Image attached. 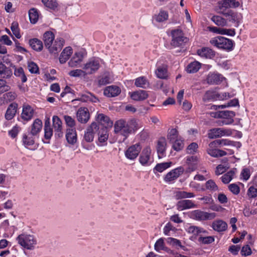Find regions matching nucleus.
<instances>
[{
  "label": "nucleus",
  "mask_w": 257,
  "mask_h": 257,
  "mask_svg": "<svg viewBox=\"0 0 257 257\" xmlns=\"http://www.w3.org/2000/svg\"><path fill=\"white\" fill-rule=\"evenodd\" d=\"M139 128L138 122L135 119H132L126 121L120 119L115 121L114 125V131L115 134H119L125 139L129 135L134 133Z\"/></svg>",
  "instance_id": "1"
},
{
  "label": "nucleus",
  "mask_w": 257,
  "mask_h": 257,
  "mask_svg": "<svg viewBox=\"0 0 257 257\" xmlns=\"http://www.w3.org/2000/svg\"><path fill=\"white\" fill-rule=\"evenodd\" d=\"M210 42L212 45L227 51H231L234 45L232 40L222 36L213 38Z\"/></svg>",
  "instance_id": "2"
},
{
  "label": "nucleus",
  "mask_w": 257,
  "mask_h": 257,
  "mask_svg": "<svg viewBox=\"0 0 257 257\" xmlns=\"http://www.w3.org/2000/svg\"><path fill=\"white\" fill-rule=\"evenodd\" d=\"M19 244L24 248L32 250L34 248L37 241L34 237L31 235L21 234L17 237Z\"/></svg>",
  "instance_id": "3"
},
{
  "label": "nucleus",
  "mask_w": 257,
  "mask_h": 257,
  "mask_svg": "<svg viewBox=\"0 0 257 257\" xmlns=\"http://www.w3.org/2000/svg\"><path fill=\"white\" fill-rule=\"evenodd\" d=\"M171 34L172 36L171 44L174 47L181 46L188 41V39L183 36V32L181 30H173Z\"/></svg>",
  "instance_id": "4"
},
{
  "label": "nucleus",
  "mask_w": 257,
  "mask_h": 257,
  "mask_svg": "<svg viewBox=\"0 0 257 257\" xmlns=\"http://www.w3.org/2000/svg\"><path fill=\"white\" fill-rule=\"evenodd\" d=\"M191 216L194 219L198 221H203L214 219L216 216V214L214 212L208 213L200 210H196L191 213Z\"/></svg>",
  "instance_id": "5"
},
{
  "label": "nucleus",
  "mask_w": 257,
  "mask_h": 257,
  "mask_svg": "<svg viewBox=\"0 0 257 257\" xmlns=\"http://www.w3.org/2000/svg\"><path fill=\"white\" fill-rule=\"evenodd\" d=\"M231 97V96L228 92H221L219 93L215 92L207 91L206 92L203 97V100L204 101L210 99L221 100L230 98Z\"/></svg>",
  "instance_id": "6"
},
{
  "label": "nucleus",
  "mask_w": 257,
  "mask_h": 257,
  "mask_svg": "<svg viewBox=\"0 0 257 257\" xmlns=\"http://www.w3.org/2000/svg\"><path fill=\"white\" fill-rule=\"evenodd\" d=\"M100 64L98 60L92 59L87 62L83 67L86 75L91 74L99 68Z\"/></svg>",
  "instance_id": "7"
},
{
  "label": "nucleus",
  "mask_w": 257,
  "mask_h": 257,
  "mask_svg": "<svg viewBox=\"0 0 257 257\" xmlns=\"http://www.w3.org/2000/svg\"><path fill=\"white\" fill-rule=\"evenodd\" d=\"M99 129V126L96 122H92L89 125L85 132L84 139L87 142H92L93 141L94 135Z\"/></svg>",
  "instance_id": "8"
},
{
  "label": "nucleus",
  "mask_w": 257,
  "mask_h": 257,
  "mask_svg": "<svg viewBox=\"0 0 257 257\" xmlns=\"http://www.w3.org/2000/svg\"><path fill=\"white\" fill-rule=\"evenodd\" d=\"M231 132L229 130H225L222 128H214L210 130L208 133V138L215 139L224 136H230Z\"/></svg>",
  "instance_id": "9"
},
{
  "label": "nucleus",
  "mask_w": 257,
  "mask_h": 257,
  "mask_svg": "<svg viewBox=\"0 0 257 257\" xmlns=\"http://www.w3.org/2000/svg\"><path fill=\"white\" fill-rule=\"evenodd\" d=\"M142 147L139 144H136L130 147L125 151L126 157L130 160L136 159L139 155Z\"/></svg>",
  "instance_id": "10"
},
{
  "label": "nucleus",
  "mask_w": 257,
  "mask_h": 257,
  "mask_svg": "<svg viewBox=\"0 0 257 257\" xmlns=\"http://www.w3.org/2000/svg\"><path fill=\"white\" fill-rule=\"evenodd\" d=\"M184 172L182 167H179L168 173L164 177L166 182H171L177 179Z\"/></svg>",
  "instance_id": "11"
},
{
  "label": "nucleus",
  "mask_w": 257,
  "mask_h": 257,
  "mask_svg": "<svg viewBox=\"0 0 257 257\" xmlns=\"http://www.w3.org/2000/svg\"><path fill=\"white\" fill-rule=\"evenodd\" d=\"M53 127L55 134L59 138L63 136L62 122L60 118L57 115H54L52 118Z\"/></svg>",
  "instance_id": "12"
},
{
  "label": "nucleus",
  "mask_w": 257,
  "mask_h": 257,
  "mask_svg": "<svg viewBox=\"0 0 257 257\" xmlns=\"http://www.w3.org/2000/svg\"><path fill=\"white\" fill-rule=\"evenodd\" d=\"M77 118L79 122L86 123L90 118L88 109L86 107H81L77 112Z\"/></svg>",
  "instance_id": "13"
},
{
  "label": "nucleus",
  "mask_w": 257,
  "mask_h": 257,
  "mask_svg": "<svg viewBox=\"0 0 257 257\" xmlns=\"http://www.w3.org/2000/svg\"><path fill=\"white\" fill-rule=\"evenodd\" d=\"M214 145H215L213 142L209 144V147L206 150L208 155L214 158L221 157L227 155V153L223 150L213 149Z\"/></svg>",
  "instance_id": "14"
},
{
  "label": "nucleus",
  "mask_w": 257,
  "mask_h": 257,
  "mask_svg": "<svg viewBox=\"0 0 257 257\" xmlns=\"http://www.w3.org/2000/svg\"><path fill=\"white\" fill-rule=\"evenodd\" d=\"M198 159L196 156L188 157L186 159V164L188 167L184 171L187 173H190L195 171L197 168Z\"/></svg>",
  "instance_id": "15"
},
{
  "label": "nucleus",
  "mask_w": 257,
  "mask_h": 257,
  "mask_svg": "<svg viewBox=\"0 0 257 257\" xmlns=\"http://www.w3.org/2000/svg\"><path fill=\"white\" fill-rule=\"evenodd\" d=\"M224 15L226 18V22L228 21L230 23H231L233 26L235 27H237L240 23V18L239 17L238 15L234 13L232 11H229L227 13H224Z\"/></svg>",
  "instance_id": "16"
},
{
  "label": "nucleus",
  "mask_w": 257,
  "mask_h": 257,
  "mask_svg": "<svg viewBox=\"0 0 257 257\" xmlns=\"http://www.w3.org/2000/svg\"><path fill=\"white\" fill-rule=\"evenodd\" d=\"M96 120L104 126L102 128H107L108 127H111L113 124V122L109 117L103 113L97 114Z\"/></svg>",
  "instance_id": "17"
},
{
  "label": "nucleus",
  "mask_w": 257,
  "mask_h": 257,
  "mask_svg": "<svg viewBox=\"0 0 257 257\" xmlns=\"http://www.w3.org/2000/svg\"><path fill=\"white\" fill-rule=\"evenodd\" d=\"M120 93V88L118 86L114 85L106 87L103 92L104 95L107 97H114L118 95Z\"/></svg>",
  "instance_id": "18"
},
{
  "label": "nucleus",
  "mask_w": 257,
  "mask_h": 257,
  "mask_svg": "<svg viewBox=\"0 0 257 257\" xmlns=\"http://www.w3.org/2000/svg\"><path fill=\"white\" fill-rule=\"evenodd\" d=\"M178 210L182 211L187 209L194 208L195 204L190 200H183L178 202L176 205Z\"/></svg>",
  "instance_id": "19"
},
{
  "label": "nucleus",
  "mask_w": 257,
  "mask_h": 257,
  "mask_svg": "<svg viewBox=\"0 0 257 257\" xmlns=\"http://www.w3.org/2000/svg\"><path fill=\"white\" fill-rule=\"evenodd\" d=\"M66 139L69 144L74 145L76 143L77 134L75 128L66 130Z\"/></svg>",
  "instance_id": "20"
},
{
  "label": "nucleus",
  "mask_w": 257,
  "mask_h": 257,
  "mask_svg": "<svg viewBox=\"0 0 257 257\" xmlns=\"http://www.w3.org/2000/svg\"><path fill=\"white\" fill-rule=\"evenodd\" d=\"M151 154V150L150 148L147 147L143 150L139 158V161L142 165L147 164L150 159Z\"/></svg>",
  "instance_id": "21"
},
{
  "label": "nucleus",
  "mask_w": 257,
  "mask_h": 257,
  "mask_svg": "<svg viewBox=\"0 0 257 257\" xmlns=\"http://www.w3.org/2000/svg\"><path fill=\"white\" fill-rule=\"evenodd\" d=\"M64 40L62 38L57 39L53 45H51L48 50L50 53H57L59 51L63 46Z\"/></svg>",
  "instance_id": "22"
},
{
  "label": "nucleus",
  "mask_w": 257,
  "mask_h": 257,
  "mask_svg": "<svg viewBox=\"0 0 257 257\" xmlns=\"http://www.w3.org/2000/svg\"><path fill=\"white\" fill-rule=\"evenodd\" d=\"M166 145L167 143L165 138H161L158 140L157 149L159 158H161L164 156L166 151Z\"/></svg>",
  "instance_id": "23"
},
{
  "label": "nucleus",
  "mask_w": 257,
  "mask_h": 257,
  "mask_svg": "<svg viewBox=\"0 0 257 257\" xmlns=\"http://www.w3.org/2000/svg\"><path fill=\"white\" fill-rule=\"evenodd\" d=\"M72 53L73 50L71 47L65 48L59 57L60 63L61 64L65 63L69 59Z\"/></svg>",
  "instance_id": "24"
},
{
  "label": "nucleus",
  "mask_w": 257,
  "mask_h": 257,
  "mask_svg": "<svg viewBox=\"0 0 257 257\" xmlns=\"http://www.w3.org/2000/svg\"><path fill=\"white\" fill-rule=\"evenodd\" d=\"M18 104L16 102L11 103L8 106L5 114V118L7 120L12 119L16 114Z\"/></svg>",
  "instance_id": "25"
},
{
  "label": "nucleus",
  "mask_w": 257,
  "mask_h": 257,
  "mask_svg": "<svg viewBox=\"0 0 257 257\" xmlns=\"http://www.w3.org/2000/svg\"><path fill=\"white\" fill-rule=\"evenodd\" d=\"M148 97V94L145 90H140L135 91L131 94V98L136 101H143Z\"/></svg>",
  "instance_id": "26"
},
{
  "label": "nucleus",
  "mask_w": 257,
  "mask_h": 257,
  "mask_svg": "<svg viewBox=\"0 0 257 257\" xmlns=\"http://www.w3.org/2000/svg\"><path fill=\"white\" fill-rule=\"evenodd\" d=\"M197 54L201 57L211 59L215 56V52L209 48H202L198 50Z\"/></svg>",
  "instance_id": "27"
},
{
  "label": "nucleus",
  "mask_w": 257,
  "mask_h": 257,
  "mask_svg": "<svg viewBox=\"0 0 257 257\" xmlns=\"http://www.w3.org/2000/svg\"><path fill=\"white\" fill-rule=\"evenodd\" d=\"M34 114L33 109L31 106L27 105L23 107L22 113L21 114L22 118L25 120L31 119Z\"/></svg>",
  "instance_id": "28"
},
{
  "label": "nucleus",
  "mask_w": 257,
  "mask_h": 257,
  "mask_svg": "<svg viewBox=\"0 0 257 257\" xmlns=\"http://www.w3.org/2000/svg\"><path fill=\"white\" fill-rule=\"evenodd\" d=\"M223 77L219 74L211 73L207 78V82L210 84H218L222 81Z\"/></svg>",
  "instance_id": "29"
},
{
  "label": "nucleus",
  "mask_w": 257,
  "mask_h": 257,
  "mask_svg": "<svg viewBox=\"0 0 257 257\" xmlns=\"http://www.w3.org/2000/svg\"><path fill=\"white\" fill-rule=\"evenodd\" d=\"M13 75L12 69L7 67L3 63H0V75L2 76L4 79H9Z\"/></svg>",
  "instance_id": "30"
},
{
  "label": "nucleus",
  "mask_w": 257,
  "mask_h": 257,
  "mask_svg": "<svg viewBox=\"0 0 257 257\" xmlns=\"http://www.w3.org/2000/svg\"><path fill=\"white\" fill-rule=\"evenodd\" d=\"M42 121L38 119H36L31 127V134L33 136H36L42 130Z\"/></svg>",
  "instance_id": "31"
},
{
  "label": "nucleus",
  "mask_w": 257,
  "mask_h": 257,
  "mask_svg": "<svg viewBox=\"0 0 257 257\" xmlns=\"http://www.w3.org/2000/svg\"><path fill=\"white\" fill-rule=\"evenodd\" d=\"M54 38V35L52 32L47 31L44 34L43 41L46 48H50V46L52 45Z\"/></svg>",
  "instance_id": "32"
},
{
  "label": "nucleus",
  "mask_w": 257,
  "mask_h": 257,
  "mask_svg": "<svg viewBox=\"0 0 257 257\" xmlns=\"http://www.w3.org/2000/svg\"><path fill=\"white\" fill-rule=\"evenodd\" d=\"M83 102L91 101L96 102L98 101V99L93 94L90 92H86L80 95V97L78 99Z\"/></svg>",
  "instance_id": "33"
},
{
  "label": "nucleus",
  "mask_w": 257,
  "mask_h": 257,
  "mask_svg": "<svg viewBox=\"0 0 257 257\" xmlns=\"http://www.w3.org/2000/svg\"><path fill=\"white\" fill-rule=\"evenodd\" d=\"M212 227L214 230L218 232H221L225 231L227 229V224L225 222L221 220H218L213 222Z\"/></svg>",
  "instance_id": "34"
},
{
  "label": "nucleus",
  "mask_w": 257,
  "mask_h": 257,
  "mask_svg": "<svg viewBox=\"0 0 257 257\" xmlns=\"http://www.w3.org/2000/svg\"><path fill=\"white\" fill-rule=\"evenodd\" d=\"M83 56L80 53H75L72 58L68 62L71 67H75L82 61Z\"/></svg>",
  "instance_id": "35"
},
{
  "label": "nucleus",
  "mask_w": 257,
  "mask_h": 257,
  "mask_svg": "<svg viewBox=\"0 0 257 257\" xmlns=\"http://www.w3.org/2000/svg\"><path fill=\"white\" fill-rule=\"evenodd\" d=\"M235 115V113L233 111L223 110L216 112L215 117L222 119L233 118Z\"/></svg>",
  "instance_id": "36"
},
{
  "label": "nucleus",
  "mask_w": 257,
  "mask_h": 257,
  "mask_svg": "<svg viewBox=\"0 0 257 257\" xmlns=\"http://www.w3.org/2000/svg\"><path fill=\"white\" fill-rule=\"evenodd\" d=\"M29 44L32 48L35 51H41L43 49L42 42L37 38L30 40Z\"/></svg>",
  "instance_id": "37"
},
{
  "label": "nucleus",
  "mask_w": 257,
  "mask_h": 257,
  "mask_svg": "<svg viewBox=\"0 0 257 257\" xmlns=\"http://www.w3.org/2000/svg\"><path fill=\"white\" fill-rule=\"evenodd\" d=\"M201 67V63L198 61L190 63L187 67L186 70L188 73H194L197 72Z\"/></svg>",
  "instance_id": "38"
},
{
  "label": "nucleus",
  "mask_w": 257,
  "mask_h": 257,
  "mask_svg": "<svg viewBox=\"0 0 257 257\" xmlns=\"http://www.w3.org/2000/svg\"><path fill=\"white\" fill-rule=\"evenodd\" d=\"M193 193L187 192L184 191H178L174 193V197L175 199L178 200L183 198H189L194 197Z\"/></svg>",
  "instance_id": "39"
},
{
  "label": "nucleus",
  "mask_w": 257,
  "mask_h": 257,
  "mask_svg": "<svg viewBox=\"0 0 257 257\" xmlns=\"http://www.w3.org/2000/svg\"><path fill=\"white\" fill-rule=\"evenodd\" d=\"M236 171V169H233L223 175L221 178L222 182L224 184H228L229 183L232 179Z\"/></svg>",
  "instance_id": "40"
},
{
  "label": "nucleus",
  "mask_w": 257,
  "mask_h": 257,
  "mask_svg": "<svg viewBox=\"0 0 257 257\" xmlns=\"http://www.w3.org/2000/svg\"><path fill=\"white\" fill-rule=\"evenodd\" d=\"M155 73L157 76L160 79H165L168 77L167 69L165 66L158 67Z\"/></svg>",
  "instance_id": "41"
},
{
  "label": "nucleus",
  "mask_w": 257,
  "mask_h": 257,
  "mask_svg": "<svg viewBox=\"0 0 257 257\" xmlns=\"http://www.w3.org/2000/svg\"><path fill=\"white\" fill-rule=\"evenodd\" d=\"M155 249L158 251L161 250H164L168 253L172 252L171 250L165 246L164 242L162 238H160L156 241L155 244Z\"/></svg>",
  "instance_id": "42"
},
{
  "label": "nucleus",
  "mask_w": 257,
  "mask_h": 257,
  "mask_svg": "<svg viewBox=\"0 0 257 257\" xmlns=\"http://www.w3.org/2000/svg\"><path fill=\"white\" fill-rule=\"evenodd\" d=\"M135 85L137 87L147 88L149 86V83L144 77H140L136 79Z\"/></svg>",
  "instance_id": "43"
},
{
  "label": "nucleus",
  "mask_w": 257,
  "mask_h": 257,
  "mask_svg": "<svg viewBox=\"0 0 257 257\" xmlns=\"http://www.w3.org/2000/svg\"><path fill=\"white\" fill-rule=\"evenodd\" d=\"M171 162H165L157 164L154 169V172L156 173V171L161 173L165 170L169 168L171 166Z\"/></svg>",
  "instance_id": "44"
},
{
  "label": "nucleus",
  "mask_w": 257,
  "mask_h": 257,
  "mask_svg": "<svg viewBox=\"0 0 257 257\" xmlns=\"http://www.w3.org/2000/svg\"><path fill=\"white\" fill-rule=\"evenodd\" d=\"M211 20L217 26L223 27L227 25V22L225 19L219 16H214L211 18Z\"/></svg>",
  "instance_id": "45"
},
{
  "label": "nucleus",
  "mask_w": 257,
  "mask_h": 257,
  "mask_svg": "<svg viewBox=\"0 0 257 257\" xmlns=\"http://www.w3.org/2000/svg\"><path fill=\"white\" fill-rule=\"evenodd\" d=\"M168 13L164 10H161L156 17V21L158 22H163L168 20Z\"/></svg>",
  "instance_id": "46"
},
{
  "label": "nucleus",
  "mask_w": 257,
  "mask_h": 257,
  "mask_svg": "<svg viewBox=\"0 0 257 257\" xmlns=\"http://www.w3.org/2000/svg\"><path fill=\"white\" fill-rule=\"evenodd\" d=\"M29 19L31 23L35 24L38 20V14L35 9H31L29 13Z\"/></svg>",
  "instance_id": "47"
},
{
  "label": "nucleus",
  "mask_w": 257,
  "mask_h": 257,
  "mask_svg": "<svg viewBox=\"0 0 257 257\" xmlns=\"http://www.w3.org/2000/svg\"><path fill=\"white\" fill-rule=\"evenodd\" d=\"M178 132L176 129L172 128L170 130L167 135V139L171 143L174 142L175 140L178 139Z\"/></svg>",
  "instance_id": "48"
},
{
  "label": "nucleus",
  "mask_w": 257,
  "mask_h": 257,
  "mask_svg": "<svg viewBox=\"0 0 257 257\" xmlns=\"http://www.w3.org/2000/svg\"><path fill=\"white\" fill-rule=\"evenodd\" d=\"M14 74L17 77H20L23 82H25L27 81V78L25 74L23 68L19 67L18 69H15Z\"/></svg>",
  "instance_id": "49"
},
{
  "label": "nucleus",
  "mask_w": 257,
  "mask_h": 257,
  "mask_svg": "<svg viewBox=\"0 0 257 257\" xmlns=\"http://www.w3.org/2000/svg\"><path fill=\"white\" fill-rule=\"evenodd\" d=\"M205 187L206 189L211 191H216L218 190V187L213 180H209L206 182Z\"/></svg>",
  "instance_id": "50"
},
{
  "label": "nucleus",
  "mask_w": 257,
  "mask_h": 257,
  "mask_svg": "<svg viewBox=\"0 0 257 257\" xmlns=\"http://www.w3.org/2000/svg\"><path fill=\"white\" fill-rule=\"evenodd\" d=\"M172 143H173L172 148L176 151L181 150L183 148L184 145L183 141L180 139H177Z\"/></svg>",
  "instance_id": "51"
},
{
  "label": "nucleus",
  "mask_w": 257,
  "mask_h": 257,
  "mask_svg": "<svg viewBox=\"0 0 257 257\" xmlns=\"http://www.w3.org/2000/svg\"><path fill=\"white\" fill-rule=\"evenodd\" d=\"M98 141L100 143H103L107 140L108 134L107 128H102L101 132L98 133Z\"/></svg>",
  "instance_id": "52"
},
{
  "label": "nucleus",
  "mask_w": 257,
  "mask_h": 257,
  "mask_svg": "<svg viewBox=\"0 0 257 257\" xmlns=\"http://www.w3.org/2000/svg\"><path fill=\"white\" fill-rule=\"evenodd\" d=\"M64 118L66 125L69 126L70 128H75L76 122L74 118L69 115H64Z\"/></svg>",
  "instance_id": "53"
},
{
  "label": "nucleus",
  "mask_w": 257,
  "mask_h": 257,
  "mask_svg": "<svg viewBox=\"0 0 257 257\" xmlns=\"http://www.w3.org/2000/svg\"><path fill=\"white\" fill-rule=\"evenodd\" d=\"M43 4L47 8L54 9L57 7L56 0H42Z\"/></svg>",
  "instance_id": "54"
},
{
  "label": "nucleus",
  "mask_w": 257,
  "mask_h": 257,
  "mask_svg": "<svg viewBox=\"0 0 257 257\" xmlns=\"http://www.w3.org/2000/svg\"><path fill=\"white\" fill-rule=\"evenodd\" d=\"M215 145H218L220 147L232 145V142L228 140H217L213 142Z\"/></svg>",
  "instance_id": "55"
},
{
  "label": "nucleus",
  "mask_w": 257,
  "mask_h": 257,
  "mask_svg": "<svg viewBox=\"0 0 257 257\" xmlns=\"http://www.w3.org/2000/svg\"><path fill=\"white\" fill-rule=\"evenodd\" d=\"M69 75L72 77L85 76L86 75L84 70L81 69L71 70L69 72Z\"/></svg>",
  "instance_id": "56"
},
{
  "label": "nucleus",
  "mask_w": 257,
  "mask_h": 257,
  "mask_svg": "<svg viewBox=\"0 0 257 257\" xmlns=\"http://www.w3.org/2000/svg\"><path fill=\"white\" fill-rule=\"evenodd\" d=\"M217 63L218 66L225 70L228 69L230 67L229 61L222 59V58L217 59Z\"/></svg>",
  "instance_id": "57"
},
{
  "label": "nucleus",
  "mask_w": 257,
  "mask_h": 257,
  "mask_svg": "<svg viewBox=\"0 0 257 257\" xmlns=\"http://www.w3.org/2000/svg\"><path fill=\"white\" fill-rule=\"evenodd\" d=\"M214 241V237L208 236L206 237L200 236L198 238V241L203 244H210Z\"/></svg>",
  "instance_id": "58"
},
{
  "label": "nucleus",
  "mask_w": 257,
  "mask_h": 257,
  "mask_svg": "<svg viewBox=\"0 0 257 257\" xmlns=\"http://www.w3.org/2000/svg\"><path fill=\"white\" fill-rule=\"evenodd\" d=\"M3 96L6 101H11L16 98L17 94L15 92L11 91L4 94Z\"/></svg>",
  "instance_id": "59"
},
{
  "label": "nucleus",
  "mask_w": 257,
  "mask_h": 257,
  "mask_svg": "<svg viewBox=\"0 0 257 257\" xmlns=\"http://www.w3.org/2000/svg\"><path fill=\"white\" fill-rule=\"evenodd\" d=\"M198 148V144L196 143H192L187 147V153L188 154H193L197 152Z\"/></svg>",
  "instance_id": "60"
},
{
  "label": "nucleus",
  "mask_w": 257,
  "mask_h": 257,
  "mask_svg": "<svg viewBox=\"0 0 257 257\" xmlns=\"http://www.w3.org/2000/svg\"><path fill=\"white\" fill-rule=\"evenodd\" d=\"M28 68L31 73H37L39 72V68L37 65L33 62L28 63Z\"/></svg>",
  "instance_id": "61"
},
{
  "label": "nucleus",
  "mask_w": 257,
  "mask_h": 257,
  "mask_svg": "<svg viewBox=\"0 0 257 257\" xmlns=\"http://www.w3.org/2000/svg\"><path fill=\"white\" fill-rule=\"evenodd\" d=\"M23 142L25 146H32L34 144V140L32 137H29L26 135H24Z\"/></svg>",
  "instance_id": "62"
},
{
  "label": "nucleus",
  "mask_w": 257,
  "mask_h": 257,
  "mask_svg": "<svg viewBox=\"0 0 257 257\" xmlns=\"http://www.w3.org/2000/svg\"><path fill=\"white\" fill-rule=\"evenodd\" d=\"M10 87L7 85V82L3 79H0L1 93L7 92L10 89Z\"/></svg>",
  "instance_id": "63"
},
{
  "label": "nucleus",
  "mask_w": 257,
  "mask_h": 257,
  "mask_svg": "<svg viewBox=\"0 0 257 257\" xmlns=\"http://www.w3.org/2000/svg\"><path fill=\"white\" fill-rule=\"evenodd\" d=\"M247 195L250 198H255L257 196V189L253 186H250L247 190Z\"/></svg>",
  "instance_id": "64"
}]
</instances>
